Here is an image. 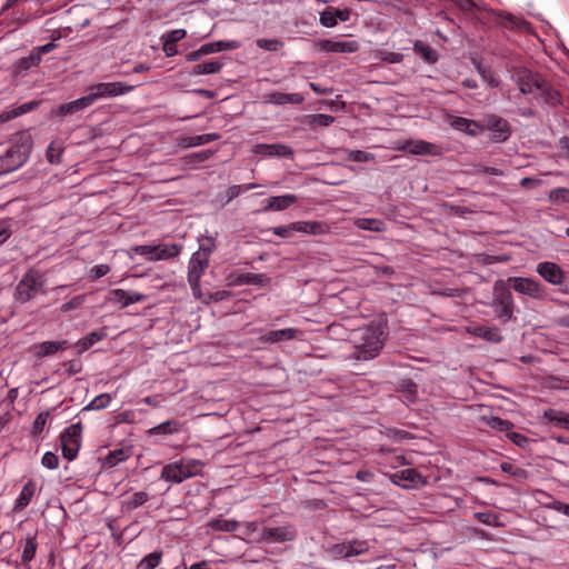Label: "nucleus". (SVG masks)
<instances>
[{"instance_id": "1", "label": "nucleus", "mask_w": 569, "mask_h": 569, "mask_svg": "<svg viewBox=\"0 0 569 569\" xmlns=\"http://www.w3.org/2000/svg\"><path fill=\"white\" fill-rule=\"evenodd\" d=\"M386 338L387 333L380 325L370 323L355 329L349 337L355 349L352 358L363 361L375 359L383 348Z\"/></svg>"}, {"instance_id": "2", "label": "nucleus", "mask_w": 569, "mask_h": 569, "mask_svg": "<svg viewBox=\"0 0 569 569\" xmlns=\"http://www.w3.org/2000/svg\"><path fill=\"white\" fill-rule=\"evenodd\" d=\"M46 282L44 272L36 268H29L14 287V302L24 305L39 295H46Z\"/></svg>"}, {"instance_id": "3", "label": "nucleus", "mask_w": 569, "mask_h": 569, "mask_svg": "<svg viewBox=\"0 0 569 569\" xmlns=\"http://www.w3.org/2000/svg\"><path fill=\"white\" fill-rule=\"evenodd\" d=\"M32 147L33 140L28 131L17 133L6 154L0 158L1 167L6 171H14L21 168L28 161Z\"/></svg>"}, {"instance_id": "4", "label": "nucleus", "mask_w": 569, "mask_h": 569, "mask_svg": "<svg viewBox=\"0 0 569 569\" xmlns=\"http://www.w3.org/2000/svg\"><path fill=\"white\" fill-rule=\"evenodd\" d=\"M202 467L203 463L200 460L182 458L166 465L161 470L160 479L168 482L180 483L186 479L199 475Z\"/></svg>"}, {"instance_id": "5", "label": "nucleus", "mask_w": 569, "mask_h": 569, "mask_svg": "<svg viewBox=\"0 0 569 569\" xmlns=\"http://www.w3.org/2000/svg\"><path fill=\"white\" fill-rule=\"evenodd\" d=\"M496 318L507 322L513 318L515 302L509 284L505 280L493 283L492 300L490 302Z\"/></svg>"}, {"instance_id": "6", "label": "nucleus", "mask_w": 569, "mask_h": 569, "mask_svg": "<svg viewBox=\"0 0 569 569\" xmlns=\"http://www.w3.org/2000/svg\"><path fill=\"white\" fill-rule=\"evenodd\" d=\"M182 246L178 243L140 244L134 246L132 251L149 261H161L176 258L180 254Z\"/></svg>"}, {"instance_id": "7", "label": "nucleus", "mask_w": 569, "mask_h": 569, "mask_svg": "<svg viewBox=\"0 0 569 569\" xmlns=\"http://www.w3.org/2000/svg\"><path fill=\"white\" fill-rule=\"evenodd\" d=\"M298 531L295 525L286 522L281 526H263L260 530V542L284 543L296 540Z\"/></svg>"}, {"instance_id": "8", "label": "nucleus", "mask_w": 569, "mask_h": 569, "mask_svg": "<svg viewBox=\"0 0 569 569\" xmlns=\"http://www.w3.org/2000/svg\"><path fill=\"white\" fill-rule=\"evenodd\" d=\"M136 86L122 81L99 82L88 88V93L94 103L99 99L114 98L133 91Z\"/></svg>"}, {"instance_id": "9", "label": "nucleus", "mask_w": 569, "mask_h": 569, "mask_svg": "<svg viewBox=\"0 0 569 569\" xmlns=\"http://www.w3.org/2000/svg\"><path fill=\"white\" fill-rule=\"evenodd\" d=\"M60 439L63 458L69 461L74 460L81 446V423L77 422L67 427Z\"/></svg>"}, {"instance_id": "10", "label": "nucleus", "mask_w": 569, "mask_h": 569, "mask_svg": "<svg viewBox=\"0 0 569 569\" xmlns=\"http://www.w3.org/2000/svg\"><path fill=\"white\" fill-rule=\"evenodd\" d=\"M315 46L320 51L327 53H353L360 48L359 42L356 40H343L340 38L319 39Z\"/></svg>"}, {"instance_id": "11", "label": "nucleus", "mask_w": 569, "mask_h": 569, "mask_svg": "<svg viewBox=\"0 0 569 569\" xmlns=\"http://www.w3.org/2000/svg\"><path fill=\"white\" fill-rule=\"evenodd\" d=\"M485 129H488L491 132L490 140L492 142L501 143L509 139L511 134V126L506 119L491 113L485 117Z\"/></svg>"}, {"instance_id": "12", "label": "nucleus", "mask_w": 569, "mask_h": 569, "mask_svg": "<svg viewBox=\"0 0 569 569\" xmlns=\"http://www.w3.org/2000/svg\"><path fill=\"white\" fill-rule=\"evenodd\" d=\"M509 286L513 288L520 295L528 296L532 299H542L545 296L543 287L531 278L525 277H510L505 280Z\"/></svg>"}, {"instance_id": "13", "label": "nucleus", "mask_w": 569, "mask_h": 569, "mask_svg": "<svg viewBox=\"0 0 569 569\" xmlns=\"http://www.w3.org/2000/svg\"><path fill=\"white\" fill-rule=\"evenodd\" d=\"M512 78L518 84L519 90L523 94L532 93L541 86V78L538 73L526 68H517L513 70Z\"/></svg>"}, {"instance_id": "14", "label": "nucleus", "mask_w": 569, "mask_h": 569, "mask_svg": "<svg viewBox=\"0 0 569 569\" xmlns=\"http://www.w3.org/2000/svg\"><path fill=\"white\" fill-rule=\"evenodd\" d=\"M369 550L367 540H351L337 543L332 547L331 551L336 557L348 559L351 557L360 556Z\"/></svg>"}, {"instance_id": "15", "label": "nucleus", "mask_w": 569, "mask_h": 569, "mask_svg": "<svg viewBox=\"0 0 569 569\" xmlns=\"http://www.w3.org/2000/svg\"><path fill=\"white\" fill-rule=\"evenodd\" d=\"M209 266V259L193 253L188 264V282L193 291L200 288V279Z\"/></svg>"}, {"instance_id": "16", "label": "nucleus", "mask_w": 569, "mask_h": 569, "mask_svg": "<svg viewBox=\"0 0 569 569\" xmlns=\"http://www.w3.org/2000/svg\"><path fill=\"white\" fill-rule=\"evenodd\" d=\"M537 273L552 286H561L565 280L563 270L555 262L543 261L536 267Z\"/></svg>"}, {"instance_id": "17", "label": "nucleus", "mask_w": 569, "mask_h": 569, "mask_svg": "<svg viewBox=\"0 0 569 569\" xmlns=\"http://www.w3.org/2000/svg\"><path fill=\"white\" fill-rule=\"evenodd\" d=\"M252 152L262 158H290L293 150L284 143H258L253 147Z\"/></svg>"}, {"instance_id": "18", "label": "nucleus", "mask_w": 569, "mask_h": 569, "mask_svg": "<svg viewBox=\"0 0 569 569\" xmlns=\"http://www.w3.org/2000/svg\"><path fill=\"white\" fill-rule=\"evenodd\" d=\"M391 481L402 488H416L426 483L425 478L415 469L399 470L391 476Z\"/></svg>"}, {"instance_id": "19", "label": "nucleus", "mask_w": 569, "mask_h": 569, "mask_svg": "<svg viewBox=\"0 0 569 569\" xmlns=\"http://www.w3.org/2000/svg\"><path fill=\"white\" fill-rule=\"evenodd\" d=\"M450 127L457 131H461L470 137H477L485 131V126L473 119L452 116L448 120Z\"/></svg>"}, {"instance_id": "20", "label": "nucleus", "mask_w": 569, "mask_h": 569, "mask_svg": "<svg viewBox=\"0 0 569 569\" xmlns=\"http://www.w3.org/2000/svg\"><path fill=\"white\" fill-rule=\"evenodd\" d=\"M401 149L411 154L438 156L441 152L440 147L423 140H408L403 143Z\"/></svg>"}, {"instance_id": "21", "label": "nucleus", "mask_w": 569, "mask_h": 569, "mask_svg": "<svg viewBox=\"0 0 569 569\" xmlns=\"http://www.w3.org/2000/svg\"><path fill=\"white\" fill-rule=\"evenodd\" d=\"M301 333V330L297 328L271 330L266 335L261 336L260 341L263 343H277L281 341H289L299 338Z\"/></svg>"}, {"instance_id": "22", "label": "nucleus", "mask_w": 569, "mask_h": 569, "mask_svg": "<svg viewBox=\"0 0 569 569\" xmlns=\"http://www.w3.org/2000/svg\"><path fill=\"white\" fill-rule=\"evenodd\" d=\"M37 492V483L34 480L29 479L22 487L19 496L13 505V512L18 513L23 511L32 501Z\"/></svg>"}, {"instance_id": "23", "label": "nucleus", "mask_w": 569, "mask_h": 569, "mask_svg": "<svg viewBox=\"0 0 569 569\" xmlns=\"http://www.w3.org/2000/svg\"><path fill=\"white\" fill-rule=\"evenodd\" d=\"M220 139V134L216 132L203 133L198 136H186L177 139V146L182 149H189L198 146H203Z\"/></svg>"}, {"instance_id": "24", "label": "nucleus", "mask_w": 569, "mask_h": 569, "mask_svg": "<svg viewBox=\"0 0 569 569\" xmlns=\"http://www.w3.org/2000/svg\"><path fill=\"white\" fill-rule=\"evenodd\" d=\"M266 102L274 106L300 104L305 101V97L300 93L270 92L264 96Z\"/></svg>"}, {"instance_id": "25", "label": "nucleus", "mask_w": 569, "mask_h": 569, "mask_svg": "<svg viewBox=\"0 0 569 569\" xmlns=\"http://www.w3.org/2000/svg\"><path fill=\"white\" fill-rule=\"evenodd\" d=\"M292 229L300 233L325 234L329 231V226L323 221H296Z\"/></svg>"}, {"instance_id": "26", "label": "nucleus", "mask_w": 569, "mask_h": 569, "mask_svg": "<svg viewBox=\"0 0 569 569\" xmlns=\"http://www.w3.org/2000/svg\"><path fill=\"white\" fill-rule=\"evenodd\" d=\"M296 202L297 197L295 194L273 196L266 201L263 209L266 211H281Z\"/></svg>"}, {"instance_id": "27", "label": "nucleus", "mask_w": 569, "mask_h": 569, "mask_svg": "<svg viewBox=\"0 0 569 569\" xmlns=\"http://www.w3.org/2000/svg\"><path fill=\"white\" fill-rule=\"evenodd\" d=\"M67 340L61 341H43L41 343L34 345L33 350L34 355L39 358L52 356L60 350H64L67 348Z\"/></svg>"}, {"instance_id": "28", "label": "nucleus", "mask_w": 569, "mask_h": 569, "mask_svg": "<svg viewBox=\"0 0 569 569\" xmlns=\"http://www.w3.org/2000/svg\"><path fill=\"white\" fill-rule=\"evenodd\" d=\"M91 104H93L92 98H90V96L88 93V94H86L79 99H76L71 102L63 103V104L59 106L57 112L60 116L72 114V113H76L80 110H83V109L90 107Z\"/></svg>"}, {"instance_id": "29", "label": "nucleus", "mask_w": 569, "mask_h": 569, "mask_svg": "<svg viewBox=\"0 0 569 569\" xmlns=\"http://www.w3.org/2000/svg\"><path fill=\"white\" fill-rule=\"evenodd\" d=\"M240 47V43L236 40H218L214 42H208L201 46V52H204L206 56L227 51V50H234Z\"/></svg>"}, {"instance_id": "30", "label": "nucleus", "mask_w": 569, "mask_h": 569, "mask_svg": "<svg viewBox=\"0 0 569 569\" xmlns=\"http://www.w3.org/2000/svg\"><path fill=\"white\" fill-rule=\"evenodd\" d=\"M537 90L540 92V98L545 103L550 106H558L561 103L559 91L552 88L545 79H542L541 86H539Z\"/></svg>"}, {"instance_id": "31", "label": "nucleus", "mask_w": 569, "mask_h": 569, "mask_svg": "<svg viewBox=\"0 0 569 569\" xmlns=\"http://www.w3.org/2000/svg\"><path fill=\"white\" fill-rule=\"evenodd\" d=\"M37 549V531L30 532L26 536L24 547L21 555V560L24 565L30 563L34 559Z\"/></svg>"}, {"instance_id": "32", "label": "nucleus", "mask_w": 569, "mask_h": 569, "mask_svg": "<svg viewBox=\"0 0 569 569\" xmlns=\"http://www.w3.org/2000/svg\"><path fill=\"white\" fill-rule=\"evenodd\" d=\"M223 67V62L214 59L210 61H206L202 63H198L193 66V68L190 71L191 76H202V74H213L221 70Z\"/></svg>"}, {"instance_id": "33", "label": "nucleus", "mask_w": 569, "mask_h": 569, "mask_svg": "<svg viewBox=\"0 0 569 569\" xmlns=\"http://www.w3.org/2000/svg\"><path fill=\"white\" fill-rule=\"evenodd\" d=\"M473 333L475 336L492 343H499L503 339L500 329L497 327L479 326L475 328Z\"/></svg>"}, {"instance_id": "34", "label": "nucleus", "mask_w": 569, "mask_h": 569, "mask_svg": "<svg viewBox=\"0 0 569 569\" xmlns=\"http://www.w3.org/2000/svg\"><path fill=\"white\" fill-rule=\"evenodd\" d=\"M355 226L361 230H368L373 232H383L387 229L386 223L376 218H358L355 220Z\"/></svg>"}, {"instance_id": "35", "label": "nucleus", "mask_w": 569, "mask_h": 569, "mask_svg": "<svg viewBox=\"0 0 569 569\" xmlns=\"http://www.w3.org/2000/svg\"><path fill=\"white\" fill-rule=\"evenodd\" d=\"M413 50L428 63H435L439 59L438 52L431 46L422 41H416Z\"/></svg>"}, {"instance_id": "36", "label": "nucleus", "mask_w": 569, "mask_h": 569, "mask_svg": "<svg viewBox=\"0 0 569 569\" xmlns=\"http://www.w3.org/2000/svg\"><path fill=\"white\" fill-rule=\"evenodd\" d=\"M149 500V495L146 491L133 492L128 499L122 501V509L124 511H133L143 506Z\"/></svg>"}, {"instance_id": "37", "label": "nucleus", "mask_w": 569, "mask_h": 569, "mask_svg": "<svg viewBox=\"0 0 569 569\" xmlns=\"http://www.w3.org/2000/svg\"><path fill=\"white\" fill-rule=\"evenodd\" d=\"M303 122L310 128L329 127L335 122V117L325 113L308 114L305 117Z\"/></svg>"}, {"instance_id": "38", "label": "nucleus", "mask_w": 569, "mask_h": 569, "mask_svg": "<svg viewBox=\"0 0 569 569\" xmlns=\"http://www.w3.org/2000/svg\"><path fill=\"white\" fill-rule=\"evenodd\" d=\"M181 430V423L177 420H167L162 423H159L158 426L152 427L149 429L148 433L150 436H158V435H172L177 433Z\"/></svg>"}, {"instance_id": "39", "label": "nucleus", "mask_w": 569, "mask_h": 569, "mask_svg": "<svg viewBox=\"0 0 569 569\" xmlns=\"http://www.w3.org/2000/svg\"><path fill=\"white\" fill-rule=\"evenodd\" d=\"M107 337V329L100 328L98 330H94L87 336H84L82 339L79 340L78 346L82 350H87L90 347H92L94 343L103 340Z\"/></svg>"}, {"instance_id": "40", "label": "nucleus", "mask_w": 569, "mask_h": 569, "mask_svg": "<svg viewBox=\"0 0 569 569\" xmlns=\"http://www.w3.org/2000/svg\"><path fill=\"white\" fill-rule=\"evenodd\" d=\"M209 527L216 531L233 532L238 529L239 523L233 519H223L218 517L209 522Z\"/></svg>"}, {"instance_id": "41", "label": "nucleus", "mask_w": 569, "mask_h": 569, "mask_svg": "<svg viewBox=\"0 0 569 569\" xmlns=\"http://www.w3.org/2000/svg\"><path fill=\"white\" fill-rule=\"evenodd\" d=\"M236 282L238 284L266 286L269 282V278L263 273L247 272L239 274Z\"/></svg>"}, {"instance_id": "42", "label": "nucleus", "mask_w": 569, "mask_h": 569, "mask_svg": "<svg viewBox=\"0 0 569 569\" xmlns=\"http://www.w3.org/2000/svg\"><path fill=\"white\" fill-rule=\"evenodd\" d=\"M129 453L127 450L120 448L110 451L104 458H103V467L104 468H113L118 463L127 460L129 458Z\"/></svg>"}, {"instance_id": "43", "label": "nucleus", "mask_w": 569, "mask_h": 569, "mask_svg": "<svg viewBox=\"0 0 569 569\" xmlns=\"http://www.w3.org/2000/svg\"><path fill=\"white\" fill-rule=\"evenodd\" d=\"M106 300L109 303L118 305L120 308L129 306L128 291L123 289H112L108 292Z\"/></svg>"}, {"instance_id": "44", "label": "nucleus", "mask_w": 569, "mask_h": 569, "mask_svg": "<svg viewBox=\"0 0 569 569\" xmlns=\"http://www.w3.org/2000/svg\"><path fill=\"white\" fill-rule=\"evenodd\" d=\"M476 69L483 81L492 88H497L500 83L498 77L490 67L483 66L480 62L476 63Z\"/></svg>"}, {"instance_id": "45", "label": "nucleus", "mask_w": 569, "mask_h": 569, "mask_svg": "<svg viewBox=\"0 0 569 569\" xmlns=\"http://www.w3.org/2000/svg\"><path fill=\"white\" fill-rule=\"evenodd\" d=\"M256 46L259 49H263L269 52H277L284 47V43L282 40L277 39V38H272V39L259 38L256 40Z\"/></svg>"}, {"instance_id": "46", "label": "nucleus", "mask_w": 569, "mask_h": 569, "mask_svg": "<svg viewBox=\"0 0 569 569\" xmlns=\"http://www.w3.org/2000/svg\"><path fill=\"white\" fill-rule=\"evenodd\" d=\"M482 420L488 427L498 431H510L513 428V423L509 420L501 419L499 417H483Z\"/></svg>"}, {"instance_id": "47", "label": "nucleus", "mask_w": 569, "mask_h": 569, "mask_svg": "<svg viewBox=\"0 0 569 569\" xmlns=\"http://www.w3.org/2000/svg\"><path fill=\"white\" fill-rule=\"evenodd\" d=\"M161 559H162V551L156 550V551L144 556L140 560L138 567L141 569H154L156 567H158L160 565Z\"/></svg>"}, {"instance_id": "48", "label": "nucleus", "mask_w": 569, "mask_h": 569, "mask_svg": "<svg viewBox=\"0 0 569 569\" xmlns=\"http://www.w3.org/2000/svg\"><path fill=\"white\" fill-rule=\"evenodd\" d=\"M214 238L207 236L199 239V251L196 253L201 254V257H206L207 259H209L210 254L214 251Z\"/></svg>"}, {"instance_id": "49", "label": "nucleus", "mask_w": 569, "mask_h": 569, "mask_svg": "<svg viewBox=\"0 0 569 569\" xmlns=\"http://www.w3.org/2000/svg\"><path fill=\"white\" fill-rule=\"evenodd\" d=\"M48 418H49V411H42L36 417V419L32 423V429H31V436L33 438H39L41 436V433L43 432V429L48 422Z\"/></svg>"}, {"instance_id": "50", "label": "nucleus", "mask_w": 569, "mask_h": 569, "mask_svg": "<svg viewBox=\"0 0 569 569\" xmlns=\"http://www.w3.org/2000/svg\"><path fill=\"white\" fill-rule=\"evenodd\" d=\"M62 152H63L62 146L57 144L56 141H52L46 150L47 160L52 164L60 163Z\"/></svg>"}, {"instance_id": "51", "label": "nucleus", "mask_w": 569, "mask_h": 569, "mask_svg": "<svg viewBox=\"0 0 569 569\" xmlns=\"http://www.w3.org/2000/svg\"><path fill=\"white\" fill-rule=\"evenodd\" d=\"M111 402V396L109 393H101L94 397L84 410H101L107 408Z\"/></svg>"}, {"instance_id": "52", "label": "nucleus", "mask_w": 569, "mask_h": 569, "mask_svg": "<svg viewBox=\"0 0 569 569\" xmlns=\"http://www.w3.org/2000/svg\"><path fill=\"white\" fill-rule=\"evenodd\" d=\"M383 435L387 438L395 440V441H402V440L412 438L410 432H408L406 430L397 429V428H386V430L383 431Z\"/></svg>"}, {"instance_id": "53", "label": "nucleus", "mask_w": 569, "mask_h": 569, "mask_svg": "<svg viewBox=\"0 0 569 569\" xmlns=\"http://www.w3.org/2000/svg\"><path fill=\"white\" fill-rule=\"evenodd\" d=\"M475 518L487 526H499V517L496 513L492 512H476Z\"/></svg>"}, {"instance_id": "54", "label": "nucleus", "mask_w": 569, "mask_h": 569, "mask_svg": "<svg viewBox=\"0 0 569 569\" xmlns=\"http://www.w3.org/2000/svg\"><path fill=\"white\" fill-rule=\"evenodd\" d=\"M319 21L321 26L326 28H333L337 26V19L332 13V7L327 8L325 11L320 13Z\"/></svg>"}, {"instance_id": "55", "label": "nucleus", "mask_w": 569, "mask_h": 569, "mask_svg": "<svg viewBox=\"0 0 569 569\" xmlns=\"http://www.w3.org/2000/svg\"><path fill=\"white\" fill-rule=\"evenodd\" d=\"M41 463L44 468L54 470L59 467V458L56 453L47 451L41 458Z\"/></svg>"}, {"instance_id": "56", "label": "nucleus", "mask_w": 569, "mask_h": 569, "mask_svg": "<svg viewBox=\"0 0 569 569\" xmlns=\"http://www.w3.org/2000/svg\"><path fill=\"white\" fill-rule=\"evenodd\" d=\"M293 228V222L288 226H277L271 229L272 233L280 238H291L296 233V229Z\"/></svg>"}, {"instance_id": "57", "label": "nucleus", "mask_w": 569, "mask_h": 569, "mask_svg": "<svg viewBox=\"0 0 569 569\" xmlns=\"http://www.w3.org/2000/svg\"><path fill=\"white\" fill-rule=\"evenodd\" d=\"M565 415H566L565 412L558 411L555 409H548L543 413L545 418H547L549 422H551L558 427L561 426V421H562Z\"/></svg>"}, {"instance_id": "58", "label": "nucleus", "mask_w": 569, "mask_h": 569, "mask_svg": "<svg viewBox=\"0 0 569 569\" xmlns=\"http://www.w3.org/2000/svg\"><path fill=\"white\" fill-rule=\"evenodd\" d=\"M380 58L387 63H400L403 60V54L393 51H381Z\"/></svg>"}, {"instance_id": "59", "label": "nucleus", "mask_w": 569, "mask_h": 569, "mask_svg": "<svg viewBox=\"0 0 569 569\" xmlns=\"http://www.w3.org/2000/svg\"><path fill=\"white\" fill-rule=\"evenodd\" d=\"M507 438L510 439L519 448H525L529 443V439L519 432L510 431L507 433Z\"/></svg>"}, {"instance_id": "60", "label": "nucleus", "mask_w": 569, "mask_h": 569, "mask_svg": "<svg viewBox=\"0 0 569 569\" xmlns=\"http://www.w3.org/2000/svg\"><path fill=\"white\" fill-rule=\"evenodd\" d=\"M373 157L372 154L361 151V150H352L349 152L348 159L356 161V162H367L371 160Z\"/></svg>"}, {"instance_id": "61", "label": "nucleus", "mask_w": 569, "mask_h": 569, "mask_svg": "<svg viewBox=\"0 0 569 569\" xmlns=\"http://www.w3.org/2000/svg\"><path fill=\"white\" fill-rule=\"evenodd\" d=\"M186 37V30L184 29H174L169 31L163 38L166 41H169L171 43H177L178 41L182 40Z\"/></svg>"}, {"instance_id": "62", "label": "nucleus", "mask_w": 569, "mask_h": 569, "mask_svg": "<svg viewBox=\"0 0 569 569\" xmlns=\"http://www.w3.org/2000/svg\"><path fill=\"white\" fill-rule=\"evenodd\" d=\"M110 267L106 263L96 264L91 269L92 279L97 280L109 273Z\"/></svg>"}, {"instance_id": "63", "label": "nucleus", "mask_w": 569, "mask_h": 569, "mask_svg": "<svg viewBox=\"0 0 569 569\" xmlns=\"http://www.w3.org/2000/svg\"><path fill=\"white\" fill-rule=\"evenodd\" d=\"M243 192L242 186L233 184L230 186L224 193L226 197V203H229L234 198L239 197Z\"/></svg>"}, {"instance_id": "64", "label": "nucleus", "mask_w": 569, "mask_h": 569, "mask_svg": "<svg viewBox=\"0 0 569 569\" xmlns=\"http://www.w3.org/2000/svg\"><path fill=\"white\" fill-rule=\"evenodd\" d=\"M38 104L39 103L37 101H29L20 104L19 107H13V109L17 113V117H19L34 110L38 107Z\"/></svg>"}]
</instances>
